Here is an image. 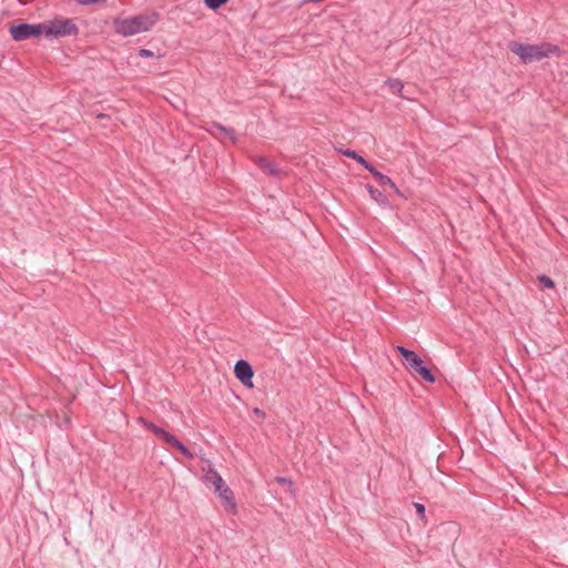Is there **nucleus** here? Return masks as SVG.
Here are the masks:
<instances>
[{
  "label": "nucleus",
  "mask_w": 568,
  "mask_h": 568,
  "mask_svg": "<svg viewBox=\"0 0 568 568\" xmlns=\"http://www.w3.org/2000/svg\"><path fill=\"white\" fill-rule=\"evenodd\" d=\"M159 20V13L139 14L129 18H115L113 28L116 34L132 37L149 31Z\"/></svg>",
  "instance_id": "nucleus-1"
},
{
  "label": "nucleus",
  "mask_w": 568,
  "mask_h": 568,
  "mask_svg": "<svg viewBox=\"0 0 568 568\" xmlns=\"http://www.w3.org/2000/svg\"><path fill=\"white\" fill-rule=\"evenodd\" d=\"M509 50L517 54L524 63L540 61L559 52V48L548 42L540 44H525L513 41L509 43Z\"/></svg>",
  "instance_id": "nucleus-2"
},
{
  "label": "nucleus",
  "mask_w": 568,
  "mask_h": 568,
  "mask_svg": "<svg viewBox=\"0 0 568 568\" xmlns=\"http://www.w3.org/2000/svg\"><path fill=\"white\" fill-rule=\"evenodd\" d=\"M42 26L43 36L50 40L77 36L79 33V28L74 19L63 18L61 16L42 22Z\"/></svg>",
  "instance_id": "nucleus-3"
},
{
  "label": "nucleus",
  "mask_w": 568,
  "mask_h": 568,
  "mask_svg": "<svg viewBox=\"0 0 568 568\" xmlns=\"http://www.w3.org/2000/svg\"><path fill=\"white\" fill-rule=\"evenodd\" d=\"M396 351L404 357L408 368L414 373L418 374L423 379L428 383L435 382V375L433 372L423 365V359L414 352L405 348L404 346H397Z\"/></svg>",
  "instance_id": "nucleus-4"
},
{
  "label": "nucleus",
  "mask_w": 568,
  "mask_h": 568,
  "mask_svg": "<svg viewBox=\"0 0 568 568\" xmlns=\"http://www.w3.org/2000/svg\"><path fill=\"white\" fill-rule=\"evenodd\" d=\"M42 23L38 24H29V23H20L17 26H11L9 32L13 40L16 41H24L31 38H38L43 36Z\"/></svg>",
  "instance_id": "nucleus-5"
},
{
  "label": "nucleus",
  "mask_w": 568,
  "mask_h": 568,
  "mask_svg": "<svg viewBox=\"0 0 568 568\" xmlns=\"http://www.w3.org/2000/svg\"><path fill=\"white\" fill-rule=\"evenodd\" d=\"M234 374L236 376V378L246 387H250L252 388L253 387V382H252V378H253V375H254V372L251 367V365L244 361V359H239L236 363H235V366H234Z\"/></svg>",
  "instance_id": "nucleus-6"
},
{
  "label": "nucleus",
  "mask_w": 568,
  "mask_h": 568,
  "mask_svg": "<svg viewBox=\"0 0 568 568\" xmlns=\"http://www.w3.org/2000/svg\"><path fill=\"white\" fill-rule=\"evenodd\" d=\"M253 162L267 175L277 176L280 174L277 166L264 156H255Z\"/></svg>",
  "instance_id": "nucleus-7"
},
{
  "label": "nucleus",
  "mask_w": 568,
  "mask_h": 568,
  "mask_svg": "<svg viewBox=\"0 0 568 568\" xmlns=\"http://www.w3.org/2000/svg\"><path fill=\"white\" fill-rule=\"evenodd\" d=\"M367 171L374 176V179L382 185V186H389L392 190H394L396 193H398V187L396 184L392 181V179L379 171H377L372 164L368 166Z\"/></svg>",
  "instance_id": "nucleus-8"
},
{
  "label": "nucleus",
  "mask_w": 568,
  "mask_h": 568,
  "mask_svg": "<svg viewBox=\"0 0 568 568\" xmlns=\"http://www.w3.org/2000/svg\"><path fill=\"white\" fill-rule=\"evenodd\" d=\"M220 497L226 503V509L234 514L236 511V505L233 501V491L224 484L223 488L216 489Z\"/></svg>",
  "instance_id": "nucleus-9"
},
{
  "label": "nucleus",
  "mask_w": 568,
  "mask_h": 568,
  "mask_svg": "<svg viewBox=\"0 0 568 568\" xmlns=\"http://www.w3.org/2000/svg\"><path fill=\"white\" fill-rule=\"evenodd\" d=\"M207 131L212 134H217V133L224 134L233 142L236 141L235 131L231 128L223 126L222 124L213 123L211 125V129H209Z\"/></svg>",
  "instance_id": "nucleus-10"
},
{
  "label": "nucleus",
  "mask_w": 568,
  "mask_h": 568,
  "mask_svg": "<svg viewBox=\"0 0 568 568\" xmlns=\"http://www.w3.org/2000/svg\"><path fill=\"white\" fill-rule=\"evenodd\" d=\"M205 480L211 483L214 486L215 490L223 488V485L225 484L221 475L214 469H209V471L205 475Z\"/></svg>",
  "instance_id": "nucleus-11"
},
{
  "label": "nucleus",
  "mask_w": 568,
  "mask_h": 568,
  "mask_svg": "<svg viewBox=\"0 0 568 568\" xmlns=\"http://www.w3.org/2000/svg\"><path fill=\"white\" fill-rule=\"evenodd\" d=\"M367 191H368L371 197L374 201H376L379 205H387L388 204L387 196L382 191H379L378 189H375L372 185H367Z\"/></svg>",
  "instance_id": "nucleus-12"
},
{
  "label": "nucleus",
  "mask_w": 568,
  "mask_h": 568,
  "mask_svg": "<svg viewBox=\"0 0 568 568\" xmlns=\"http://www.w3.org/2000/svg\"><path fill=\"white\" fill-rule=\"evenodd\" d=\"M385 85H387L389 88L392 93L397 94L399 97H404L402 94V91L404 89V83H403L402 80H399V79H388V80L385 81Z\"/></svg>",
  "instance_id": "nucleus-13"
},
{
  "label": "nucleus",
  "mask_w": 568,
  "mask_h": 568,
  "mask_svg": "<svg viewBox=\"0 0 568 568\" xmlns=\"http://www.w3.org/2000/svg\"><path fill=\"white\" fill-rule=\"evenodd\" d=\"M345 156L347 158H351L353 160H355L357 163H359L361 165H363L366 170L368 169V166L371 165V163H368L362 155L357 154L355 151H352V150H345V151H341Z\"/></svg>",
  "instance_id": "nucleus-14"
},
{
  "label": "nucleus",
  "mask_w": 568,
  "mask_h": 568,
  "mask_svg": "<svg viewBox=\"0 0 568 568\" xmlns=\"http://www.w3.org/2000/svg\"><path fill=\"white\" fill-rule=\"evenodd\" d=\"M227 2L229 0H204L205 6L212 10H216Z\"/></svg>",
  "instance_id": "nucleus-15"
},
{
  "label": "nucleus",
  "mask_w": 568,
  "mask_h": 568,
  "mask_svg": "<svg viewBox=\"0 0 568 568\" xmlns=\"http://www.w3.org/2000/svg\"><path fill=\"white\" fill-rule=\"evenodd\" d=\"M184 457H186L187 459H193L194 458V455L191 453V450L183 444V443H179L178 446L175 447Z\"/></svg>",
  "instance_id": "nucleus-16"
},
{
  "label": "nucleus",
  "mask_w": 568,
  "mask_h": 568,
  "mask_svg": "<svg viewBox=\"0 0 568 568\" xmlns=\"http://www.w3.org/2000/svg\"><path fill=\"white\" fill-rule=\"evenodd\" d=\"M538 281L547 288H552L555 286L554 281L546 275L538 276Z\"/></svg>",
  "instance_id": "nucleus-17"
},
{
  "label": "nucleus",
  "mask_w": 568,
  "mask_h": 568,
  "mask_svg": "<svg viewBox=\"0 0 568 568\" xmlns=\"http://www.w3.org/2000/svg\"><path fill=\"white\" fill-rule=\"evenodd\" d=\"M163 440H164L166 444H169V445L173 446L174 448H175V447L178 446V444L180 443V440H179L175 436L171 435L170 433H166V435L163 437Z\"/></svg>",
  "instance_id": "nucleus-18"
},
{
  "label": "nucleus",
  "mask_w": 568,
  "mask_h": 568,
  "mask_svg": "<svg viewBox=\"0 0 568 568\" xmlns=\"http://www.w3.org/2000/svg\"><path fill=\"white\" fill-rule=\"evenodd\" d=\"M139 423L142 424L145 428H148L149 430H151L152 433L154 432V429L156 428V425L151 423V422H148L145 418L143 417H140L139 419Z\"/></svg>",
  "instance_id": "nucleus-19"
},
{
  "label": "nucleus",
  "mask_w": 568,
  "mask_h": 568,
  "mask_svg": "<svg viewBox=\"0 0 568 568\" xmlns=\"http://www.w3.org/2000/svg\"><path fill=\"white\" fill-rule=\"evenodd\" d=\"M414 507L418 516L423 519L425 517V506L419 503H414Z\"/></svg>",
  "instance_id": "nucleus-20"
},
{
  "label": "nucleus",
  "mask_w": 568,
  "mask_h": 568,
  "mask_svg": "<svg viewBox=\"0 0 568 568\" xmlns=\"http://www.w3.org/2000/svg\"><path fill=\"white\" fill-rule=\"evenodd\" d=\"M139 55L142 57V58H153L154 53L151 50H148V49H140L139 50Z\"/></svg>",
  "instance_id": "nucleus-21"
},
{
  "label": "nucleus",
  "mask_w": 568,
  "mask_h": 568,
  "mask_svg": "<svg viewBox=\"0 0 568 568\" xmlns=\"http://www.w3.org/2000/svg\"><path fill=\"white\" fill-rule=\"evenodd\" d=\"M280 485H286L288 487H292L293 486V483L291 479L288 478H285V477H276L275 479Z\"/></svg>",
  "instance_id": "nucleus-22"
},
{
  "label": "nucleus",
  "mask_w": 568,
  "mask_h": 568,
  "mask_svg": "<svg viewBox=\"0 0 568 568\" xmlns=\"http://www.w3.org/2000/svg\"><path fill=\"white\" fill-rule=\"evenodd\" d=\"M166 430H164L163 428L156 426V428L154 429L153 434L159 436L160 438L163 439V437L166 435Z\"/></svg>",
  "instance_id": "nucleus-23"
},
{
  "label": "nucleus",
  "mask_w": 568,
  "mask_h": 568,
  "mask_svg": "<svg viewBox=\"0 0 568 568\" xmlns=\"http://www.w3.org/2000/svg\"><path fill=\"white\" fill-rule=\"evenodd\" d=\"M253 414L256 415L257 417L262 418V419H264L265 416H266L265 412L260 409V408H257V407L253 408Z\"/></svg>",
  "instance_id": "nucleus-24"
}]
</instances>
